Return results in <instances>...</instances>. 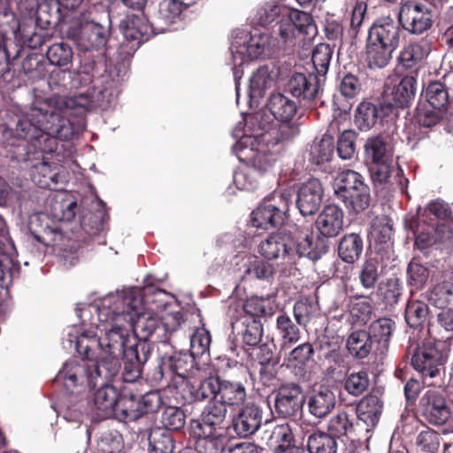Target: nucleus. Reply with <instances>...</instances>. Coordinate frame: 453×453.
Instances as JSON below:
<instances>
[{
  "mask_svg": "<svg viewBox=\"0 0 453 453\" xmlns=\"http://www.w3.org/2000/svg\"><path fill=\"white\" fill-rule=\"evenodd\" d=\"M443 119L453 122V113L442 109L431 108L425 104L419 105L417 109V120L422 127H432Z\"/></svg>",
  "mask_w": 453,
  "mask_h": 453,
  "instance_id": "35",
  "label": "nucleus"
},
{
  "mask_svg": "<svg viewBox=\"0 0 453 453\" xmlns=\"http://www.w3.org/2000/svg\"><path fill=\"white\" fill-rule=\"evenodd\" d=\"M353 416L347 411H339L328 421L327 429L333 436L349 435L354 430Z\"/></svg>",
  "mask_w": 453,
  "mask_h": 453,
  "instance_id": "44",
  "label": "nucleus"
},
{
  "mask_svg": "<svg viewBox=\"0 0 453 453\" xmlns=\"http://www.w3.org/2000/svg\"><path fill=\"white\" fill-rule=\"evenodd\" d=\"M73 56L71 46L65 42L54 43L47 50V58L50 64L59 67L68 66L72 63Z\"/></svg>",
  "mask_w": 453,
  "mask_h": 453,
  "instance_id": "48",
  "label": "nucleus"
},
{
  "mask_svg": "<svg viewBox=\"0 0 453 453\" xmlns=\"http://www.w3.org/2000/svg\"><path fill=\"white\" fill-rule=\"evenodd\" d=\"M380 109L369 102H362L355 112V124L362 130L371 129L380 119Z\"/></svg>",
  "mask_w": 453,
  "mask_h": 453,
  "instance_id": "37",
  "label": "nucleus"
},
{
  "mask_svg": "<svg viewBox=\"0 0 453 453\" xmlns=\"http://www.w3.org/2000/svg\"><path fill=\"white\" fill-rule=\"evenodd\" d=\"M324 189L317 179L304 182L297 192L296 205L303 216L312 215L317 211L322 202Z\"/></svg>",
  "mask_w": 453,
  "mask_h": 453,
  "instance_id": "17",
  "label": "nucleus"
},
{
  "mask_svg": "<svg viewBox=\"0 0 453 453\" xmlns=\"http://www.w3.org/2000/svg\"><path fill=\"white\" fill-rule=\"evenodd\" d=\"M122 355L127 360L124 364L123 380L127 382H134L141 375V361L138 357L137 349L127 344Z\"/></svg>",
  "mask_w": 453,
  "mask_h": 453,
  "instance_id": "47",
  "label": "nucleus"
},
{
  "mask_svg": "<svg viewBox=\"0 0 453 453\" xmlns=\"http://www.w3.org/2000/svg\"><path fill=\"white\" fill-rule=\"evenodd\" d=\"M273 76L266 66L259 67L250 77L249 86V96L251 100L261 98L265 90L273 84Z\"/></svg>",
  "mask_w": 453,
  "mask_h": 453,
  "instance_id": "29",
  "label": "nucleus"
},
{
  "mask_svg": "<svg viewBox=\"0 0 453 453\" xmlns=\"http://www.w3.org/2000/svg\"><path fill=\"white\" fill-rule=\"evenodd\" d=\"M364 179L360 173L352 170H345L338 173L334 180V188L337 196L342 194H348L349 191H355L363 185Z\"/></svg>",
  "mask_w": 453,
  "mask_h": 453,
  "instance_id": "39",
  "label": "nucleus"
},
{
  "mask_svg": "<svg viewBox=\"0 0 453 453\" xmlns=\"http://www.w3.org/2000/svg\"><path fill=\"white\" fill-rule=\"evenodd\" d=\"M227 409L221 403L211 399L202 412L201 419L194 423L193 434L204 453H220L224 449V421Z\"/></svg>",
  "mask_w": 453,
  "mask_h": 453,
  "instance_id": "6",
  "label": "nucleus"
},
{
  "mask_svg": "<svg viewBox=\"0 0 453 453\" xmlns=\"http://www.w3.org/2000/svg\"><path fill=\"white\" fill-rule=\"evenodd\" d=\"M195 356L191 353H175L163 361V369H169L182 378L192 373Z\"/></svg>",
  "mask_w": 453,
  "mask_h": 453,
  "instance_id": "30",
  "label": "nucleus"
},
{
  "mask_svg": "<svg viewBox=\"0 0 453 453\" xmlns=\"http://www.w3.org/2000/svg\"><path fill=\"white\" fill-rule=\"evenodd\" d=\"M149 30L150 27L146 23L139 19H132L125 27L123 35L127 41L134 42L135 46H139L144 41Z\"/></svg>",
  "mask_w": 453,
  "mask_h": 453,
  "instance_id": "53",
  "label": "nucleus"
},
{
  "mask_svg": "<svg viewBox=\"0 0 453 453\" xmlns=\"http://www.w3.org/2000/svg\"><path fill=\"white\" fill-rule=\"evenodd\" d=\"M392 233L391 221L386 217H380L372 221L369 235L375 242L387 243L390 241Z\"/></svg>",
  "mask_w": 453,
  "mask_h": 453,
  "instance_id": "51",
  "label": "nucleus"
},
{
  "mask_svg": "<svg viewBox=\"0 0 453 453\" xmlns=\"http://www.w3.org/2000/svg\"><path fill=\"white\" fill-rule=\"evenodd\" d=\"M211 344V336L209 332L203 328H197L190 338V353L195 357H199L206 353Z\"/></svg>",
  "mask_w": 453,
  "mask_h": 453,
  "instance_id": "60",
  "label": "nucleus"
},
{
  "mask_svg": "<svg viewBox=\"0 0 453 453\" xmlns=\"http://www.w3.org/2000/svg\"><path fill=\"white\" fill-rule=\"evenodd\" d=\"M444 362V355L432 343H426L418 347L411 359L414 369L430 378L438 374L440 366Z\"/></svg>",
  "mask_w": 453,
  "mask_h": 453,
  "instance_id": "12",
  "label": "nucleus"
},
{
  "mask_svg": "<svg viewBox=\"0 0 453 453\" xmlns=\"http://www.w3.org/2000/svg\"><path fill=\"white\" fill-rule=\"evenodd\" d=\"M368 385L369 380L365 372H352L345 380V389L352 395H361Z\"/></svg>",
  "mask_w": 453,
  "mask_h": 453,
  "instance_id": "63",
  "label": "nucleus"
},
{
  "mask_svg": "<svg viewBox=\"0 0 453 453\" xmlns=\"http://www.w3.org/2000/svg\"><path fill=\"white\" fill-rule=\"evenodd\" d=\"M401 30L390 17L377 19L368 30L366 60L371 68H383L392 59L400 43Z\"/></svg>",
  "mask_w": 453,
  "mask_h": 453,
  "instance_id": "5",
  "label": "nucleus"
},
{
  "mask_svg": "<svg viewBox=\"0 0 453 453\" xmlns=\"http://www.w3.org/2000/svg\"><path fill=\"white\" fill-rule=\"evenodd\" d=\"M393 171L392 159L371 164V178L375 185H384L389 181Z\"/></svg>",
  "mask_w": 453,
  "mask_h": 453,
  "instance_id": "62",
  "label": "nucleus"
},
{
  "mask_svg": "<svg viewBox=\"0 0 453 453\" xmlns=\"http://www.w3.org/2000/svg\"><path fill=\"white\" fill-rule=\"evenodd\" d=\"M428 313L427 305L420 301L409 302L405 309V319L411 327L421 325Z\"/></svg>",
  "mask_w": 453,
  "mask_h": 453,
  "instance_id": "55",
  "label": "nucleus"
},
{
  "mask_svg": "<svg viewBox=\"0 0 453 453\" xmlns=\"http://www.w3.org/2000/svg\"><path fill=\"white\" fill-rule=\"evenodd\" d=\"M263 440L266 441L268 446L279 449L292 445L302 444L304 440V435L293 430L289 424L284 423L275 426L272 430H265L264 432Z\"/></svg>",
  "mask_w": 453,
  "mask_h": 453,
  "instance_id": "19",
  "label": "nucleus"
},
{
  "mask_svg": "<svg viewBox=\"0 0 453 453\" xmlns=\"http://www.w3.org/2000/svg\"><path fill=\"white\" fill-rule=\"evenodd\" d=\"M335 403L334 392L326 386H319L314 388L308 396V410L313 417L322 418L332 411Z\"/></svg>",
  "mask_w": 453,
  "mask_h": 453,
  "instance_id": "20",
  "label": "nucleus"
},
{
  "mask_svg": "<svg viewBox=\"0 0 453 453\" xmlns=\"http://www.w3.org/2000/svg\"><path fill=\"white\" fill-rule=\"evenodd\" d=\"M81 96L78 102L53 96L39 106L31 107L19 119L15 134L20 139H37L41 133L61 140H68L73 135V127L65 117L68 108L75 105L86 107Z\"/></svg>",
  "mask_w": 453,
  "mask_h": 453,
  "instance_id": "3",
  "label": "nucleus"
},
{
  "mask_svg": "<svg viewBox=\"0 0 453 453\" xmlns=\"http://www.w3.org/2000/svg\"><path fill=\"white\" fill-rule=\"evenodd\" d=\"M426 418L434 425L445 424L450 418V410L443 395L435 389L427 390L420 400Z\"/></svg>",
  "mask_w": 453,
  "mask_h": 453,
  "instance_id": "13",
  "label": "nucleus"
},
{
  "mask_svg": "<svg viewBox=\"0 0 453 453\" xmlns=\"http://www.w3.org/2000/svg\"><path fill=\"white\" fill-rule=\"evenodd\" d=\"M61 32L85 50L100 48L106 44L108 29L90 20L85 14L75 16L61 25Z\"/></svg>",
  "mask_w": 453,
  "mask_h": 453,
  "instance_id": "10",
  "label": "nucleus"
},
{
  "mask_svg": "<svg viewBox=\"0 0 453 453\" xmlns=\"http://www.w3.org/2000/svg\"><path fill=\"white\" fill-rule=\"evenodd\" d=\"M407 274L409 284L416 289L422 288L429 278L428 269L415 260L410 262Z\"/></svg>",
  "mask_w": 453,
  "mask_h": 453,
  "instance_id": "58",
  "label": "nucleus"
},
{
  "mask_svg": "<svg viewBox=\"0 0 453 453\" xmlns=\"http://www.w3.org/2000/svg\"><path fill=\"white\" fill-rule=\"evenodd\" d=\"M307 447L310 453H336L337 442L330 434L315 432L309 435Z\"/></svg>",
  "mask_w": 453,
  "mask_h": 453,
  "instance_id": "40",
  "label": "nucleus"
},
{
  "mask_svg": "<svg viewBox=\"0 0 453 453\" xmlns=\"http://www.w3.org/2000/svg\"><path fill=\"white\" fill-rule=\"evenodd\" d=\"M398 20L404 30L412 35H421L433 24L430 8L418 1H409L401 4Z\"/></svg>",
  "mask_w": 453,
  "mask_h": 453,
  "instance_id": "11",
  "label": "nucleus"
},
{
  "mask_svg": "<svg viewBox=\"0 0 453 453\" xmlns=\"http://www.w3.org/2000/svg\"><path fill=\"white\" fill-rule=\"evenodd\" d=\"M291 196L288 189L274 191L252 211V226L263 229L281 226L287 219Z\"/></svg>",
  "mask_w": 453,
  "mask_h": 453,
  "instance_id": "9",
  "label": "nucleus"
},
{
  "mask_svg": "<svg viewBox=\"0 0 453 453\" xmlns=\"http://www.w3.org/2000/svg\"><path fill=\"white\" fill-rule=\"evenodd\" d=\"M195 0H162L159 4V19L165 24H174L180 19L184 9L190 6Z\"/></svg>",
  "mask_w": 453,
  "mask_h": 453,
  "instance_id": "32",
  "label": "nucleus"
},
{
  "mask_svg": "<svg viewBox=\"0 0 453 453\" xmlns=\"http://www.w3.org/2000/svg\"><path fill=\"white\" fill-rule=\"evenodd\" d=\"M417 81L412 75L396 78L391 91L392 99L397 107L407 106L414 98Z\"/></svg>",
  "mask_w": 453,
  "mask_h": 453,
  "instance_id": "26",
  "label": "nucleus"
},
{
  "mask_svg": "<svg viewBox=\"0 0 453 453\" xmlns=\"http://www.w3.org/2000/svg\"><path fill=\"white\" fill-rule=\"evenodd\" d=\"M313 348L310 343H303L284 354V360L291 367H302L311 357Z\"/></svg>",
  "mask_w": 453,
  "mask_h": 453,
  "instance_id": "52",
  "label": "nucleus"
},
{
  "mask_svg": "<svg viewBox=\"0 0 453 453\" xmlns=\"http://www.w3.org/2000/svg\"><path fill=\"white\" fill-rule=\"evenodd\" d=\"M430 229H423L421 226H418L416 232L415 243L419 249H425L433 243H438L444 248L453 247V219L443 223L438 224L435 228L429 226Z\"/></svg>",
  "mask_w": 453,
  "mask_h": 453,
  "instance_id": "14",
  "label": "nucleus"
},
{
  "mask_svg": "<svg viewBox=\"0 0 453 453\" xmlns=\"http://www.w3.org/2000/svg\"><path fill=\"white\" fill-rule=\"evenodd\" d=\"M453 297V285L450 282H441L435 285L428 295V300L436 307H444Z\"/></svg>",
  "mask_w": 453,
  "mask_h": 453,
  "instance_id": "54",
  "label": "nucleus"
},
{
  "mask_svg": "<svg viewBox=\"0 0 453 453\" xmlns=\"http://www.w3.org/2000/svg\"><path fill=\"white\" fill-rule=\"evenodd\" d=\"M79 354L82 358L65 362L57 380L62 381L68 390L79 388L78 391H81L86 388L98 387L94 395L97 415L104 418L114 416L120 393L110 382L119 375V359L107 353H100L96 348H92L88 354Z\"/></svg>",
  "mask_w": 453,
  "mask_h": 453,
  "instance_id": "2",
  "label": "nucleus"
},
{
  "mask_svg": "<svg viewBox=\"0 0 453 453\" xmlns=\"http://www.w3.org/2000/svg\"><path fill=\"white\" fill-rule=\"evenodd\" d=\"M276 323L277 330L282 340L280 350L285 351L299 341L300 330L286 314L278 316Z\"/></svg>",
  "mask_w": 453,
  "mask_h": 453,
  "instance_id": "34",
  "label": "nucleus"
},
{
  "mask_svg": "<svg viewBox=\"0 0 453 453\" xmlns=\"http://www.w3.org/2000/svg\"><path fill=\"white\" fill-rule=\"evenodd\" d=\"M283 9H288V7L276 3H267L257 10L256 19L260 25L266 26L276 19L282 18Z\"/></svg>",
  "mask_w": 453,
  "mask_h": 453,
  "instance_id": "61",
  "label": "nucleus"
},
{
  "mask_svg": "<svg viewBox=\"0 0 453 453\" xmlns=\"http://www.w3.org/2000/svg\"><path fill=\"white\" fill-rule=\"evenodd\" d=\"M382 410V404L378 396L368 395L365 396L357 405V417L360 422H363L369 432L379 422Z\"/></svg>",
  "mask_w": 453,
  "mask_h": 453,
  "instance_id": "24",
  "label": "nucleus"
},
{
  "mask_svg": "<svg viewBox=\"0 0 453 453\" xmlns=\"http://www.w3.org/2000/svg\"><path fill=\"white\" fill-rule=\"evenodd\" d=\"M349 27L353 35H357L365 17L367 5L364 0H349Z\"/></svg>",
  "mask_w": 453,
  "mask_h": 453,
  "instance_id": "57",
  "label": "nucleus"
},
{
  "mask_svg": "<svg viewBox=\"0 0 453 453\" xmlns=\"http://www.w3.org/2000/svg\"><path fill=\"white\" fill-rule=\"evenodd\" d=\"M356 133L353 130L343 131L338 139V154L342 159L351 158L356 151Z\"/></svg>",
  "mask_w": 453,
  "mask_h": 453,
  "instance_id": "64",
  "label": "nucleus"
},
{
  "mask_svg": "<svg viewBox=\"0 0 453 453\" xmlns=\"http://www.w3.org/2000/svg\"><path fill=\"white\" fill-rule=\"evenodd\" d=\"M332 50L329 45L320 43L312 51V63L319 74H325L330 64Z\"/></svg>",
  "mask_w": 453,
  "mask_h": 453,
  "instance_id": "59",
  "label": "nucleus"
},
{
  "mask_svg": "<svg viewBox=\"0 0 453 453\" xmlns=\"http://www.w3.org/2000/svg\"><path fill=\"white\" fill-rule=\"evenodd\" d=\"M366 161L371 164L391 159L390 151L385 141L380 136L367 139L365 144Z\"/></svg>",
  "mask_w": 453,
  "mask_h": 453,
  "instance_id": "41",
  "label": "nucleus"
},
{
  "mask_svg": "<svg viewBox=\"0 0 453 453\" xmlns=\"http://www.w3.org/2000/svg\"><path fill=\"white\" fill-rule=\"evenodd\" d=\"M267 108L278 120H291L297 109L295 101L280 93L270 96Z\"/></svg>",
  "mask_w": 453,
  "mask_h": 453,
  "instance_id": "28",
  "label": "nucleus"
},
{
  "mask_svg": "<svg viewBox=\"0 0 453 453\" xmlns=\"http://www.w3.org/2000/svg\"><path fill=\"white\" fill-rule=\"evenodd\" d=\"M262 422L260 409L252 404L246 405L238 414L234 423L235 432L242 437L254 434Z\"/></svg>",
  "mask_w": 453,
  "mask_h": 453,
  "instance_id": "22",
  "label": "nucleus"
},
{
  "mask_svg": "<svg viewBox=\"0 0 453 453\" xmlns=\"http://www.w3.org/2000/svg\"><path fill=\"white\" fill-rule=\"evenodd\" d=\"M363 250V241L357 234L344 235L339 244V256L347 263L355 262Z\"/></svg>",
  "mask_w": 453,
  "mask_h": 453,
  "instance_id": "38",
  "label": "nucleus"
},
{
  "mask_svg": "<svg viewBox=\"0 0 453 453\" xmlns=\"http://www.w3.org/2000/svg\"><path fill=\"white\" fill-rule=\"evenodd\" d=\"M115 416L128 419H136L141 417L139 399L130 393H120Z\"/></svg>",
  "mask_w": 453,
  "mask_h": 453,
  "instance_id": "45",
  "label": "nucleus"
},
{
  "mask_svg": "<svg viewBox=\"0 0 453 453\" xmlns=\"http://www.w3.org/2000/svg\"><path fill=\"white\" fill-rule=\"evenodd\" d=\"M287 89L296 97L311 101L316 96L319 87L315 77L295 73L290 76Z\"/></svg>",
  "mask_w": 453,
  "mask_h": 453,
  "instance_id": "23",
  "label": "nucleus"
},
{
  "mask_svg": "<svg viewBox=\"0 0 453 453\" xmlns=\"http://www.w3.org/2000/svg\"><path fill=\"white\" fill-rule=\"evenodd\" d=\"M372 345L371 335L363 330L353 332L347 340L349 352L358 358L367 357L372 349Z\"/></svg>",
  "mask_w": 453,
  "mask_h": 453,
  "instance_id": "33",
  "label": "nucleus"
},
{
  "mask_svg": "<svg viewBox=\"0 0 453 453\" xmlns=\"http://www.w3.org/2000/svg\"><path fill=\"white\" fill-rule=\"evenodd\" d=\"M395 329V323L388 318L373 321L369 326L368 334L376 343V350L383 353L388 349L389 341Z\"/></svg>",
  "mask_w": 453,
  "mask_h": 453,
  "instance_id": "25",
  "label": "nucleus"
},
{
  "mask_svg": "<svg viewBox=\"0 0 453 453\" xmlns=\"http://www.w3.org/2000/svg\"><path fill=\"white\" fill-rule=\"evenodd\" d=\"M243 310L245 313L254 319L272 315L274 311L272 301L269 298L257 296L248 298L243 304Z\"/></svg>",
  "mask_w": 453,
  "mask_h": 453,
  "instance_id": "49",
  "label": "nucleus"
},
{
  "mask_svg": "<svg viewBox=\"0 0 453 453\" xmlns=\"http://www.w3.org/2000/svg\"><path fill=\"white\" fill-rule=\"evenodd\" d=\"M431 51V43L426 39L411 42L401 53V58L408 65L424 60Z\"/></svg>",
  "mask_w": 453,
  "mask_h": 453,
  "instance_id": "42",
  "label": "nucleus"
},
{
  "mask_svg": "<svg viewBox=\"0 0 453 453\" xmlns=\"http://www.w3.org/2000/svg\"><path fill=\"white\" fill-rule=\"evenodd\" d=\"M344 219V212L339 206L328 204L318 215L315 227L321 236L334 238L343 231Z\"/></svg>",
  "mask_w": 453,
  "mask_h": 453,
  "instance_id": "15",
  "label": "nucleus"
},
{
  "mask_svg": "<svg viewBox=\"0 0 453 453\" xmlns=\"http://www.w3.org/2000/svg\"><path fill=\"white\" fill-rule=\"evenodd\" d=\"M96 311V331H84L76 339L78 353L88 354L96 348L119 359L132 334L146 341L158 325L157 319L144 311L140 291L134 288L104 296Z\"/></svg>",
  "mask_w": 453,
  "mask_h": 453,
  "instance_id": "1",
  "label": "nucleus"
},
{
  "mask_svg": "<svg viewBox=\"0 0 453 453\" xmlns=\"http://www.w3.org/2000/svg\"><path fill=\"white\" fill-rule=\"evenodd\" d=\"M247 392L244 385L239 381H232L219 378L215 400L227 406H239L244 403Z\"/></svg>",
  "mask_w": 453,
  "mask_h": 453,
  "instance_id": "21",
  "label": "nucleus"
},
{
  "mask_svg": "<svg viewBox=\"0 0 453 453\" xmlns=\"http://www.w3.org/2000/svg\"><path fill=\"white\" fill-rule=\"evenodd\" d=\"M423 96L429 107L450 111L452 103L449 101V91L441 81L429 82L423 90Z\"/></svg>",
  "mask_w": 453,
  "mask_h": 453,
  "instance_id": "27",
  "label": "nucleus"
},
{
  "mask_svg": "<svg viewBox=\"0 0 453 453\" xmlns=\"http://www.w3.org/2000/svg\"><path fill=\"white\" fill-rule=\"evenodd\" d=\"M334 153V144L330 136H324L315 141L311 148V154L317 164L329 161Z\"/></svg>",
  "mask_w": 453,
  "mask_h": 453,
  "instance_id": "56",
  "label": "nucleus"
},
{
  "mask_svg": "<svg viewBox=\"0 0 453 453\" xmlns=\"http://www.w3.org/2000/svg\"><path fill=\"white\" fill-rule=\"evenodd\" d=\"M240 132L241 130L237 128L234 131V135L238 141L233 150L238 159L260 173L270 172L280 152V148L271 145L273 134L257 130L250 134L244 131V134L240 135Z\"/></svg>",
  "mask_w": 453,
  "mask_h": 453,
  "instance_id": "4",
  "label": "nucleus"
},
{
  "mask_svg": "<svg viewBox=\"0 0 453 453\" xmlns=\"http://www.w3.org/2000/svg\"><path fill=\"white\" fill-rule=\"evenodd\" d=\"M268 49V36L262 34L250 35L248 32H238L231 42V53L234 63L233 74L235 81V90L239 97V80L243 73L240 67L260 57Z\"/></svg>",
  "mask_w": 453,
  "mask_h": 453,
  "instance_id": "8",
  "label": "nucleus"
},
{
  "mask_svg": "<svg viewBox=\"0 0 453 453\" xmlns=\"http://www.w3.org/2000/svg\"><path fill=\"white\" fill-rule=\"evenodd\" d=\"M219 384V378H206L200 381L199 384L195 385L188 381L186 383V390L188 393V400L192 401H203L210 396L216 398L217 388Z\"/></svg>",
  "mask_w": 453,
  "mask_h": 453,
  "instance_id": "31",
  "label": "nucleus"
},
{
  "mask_svg": "<svg viewBox=\"0 0 453 453\" xmlns=\"http://www.w3.org/2000/svg\"><path fill=\"white\" fill-rule=\"evenodd\" d=\"M440 435L431 430L421 431L416 438L417 453H436L440 447Z\"/></svg>",
  "mask_w": 453,
  "mask_h": 453,
  "instance_id": "50",
  "label": "nucleus"
},
{
  "mask_svg": "<svg viewBox=\"0 0 453 453\" xmlns=\"http://www.w3.org/2000/svg\"><path fill=\"white\" fill-rule=\"evenodd\" d=\"M277 24L279 38L288 47L306 40L311 41L317 34V27L312 16L294 8L283 9V16Z\"/></svg>",
  "mask_w": 453,
  "mask_h": 453,
  "instance_id": "7",
  "label": "nucleus"
},
{
  "mask_svg": "<svg viewBox=\"0 0 453 453\" xmlns=\"http://www.w3.org/2000/svg\"><path fill=\"white\" fill-rule=\"evenodd\" d=\"M289 237L286 234H272L260 242L258 252L267 260L282 258L285 264H293L295 252L289 247Z\"/></svg>",
  "mask_w": 453,
  "mask_h": 453,
  "instance_id": "16",
  "label": "nucleus"
},
{
  "mask_svg": "<svg viewBox=\"0 0 453 453\" xmlns=\"http://www.w3.org/2000/svg\"><path fill=\"white\" fill-rule=\"evenodd\" d=\"M319 313V307L317 301L303 298L297 301L294 306V316L296 322L303 326L307 324Z\"/></svg>",
  "mask_w": 453,
  "mask_h": 453,
  "instance_id": "46",
  "label": "nucleus"
},
{
  "mask_svg": "<svg viewBox=\"0 0 453 453\" xmlns=\"http://www.w3.org/2000/svg\"><path fill=\"white\" fill-rule=\"evenodd\" d=\"M345 206L355 212L365 211L369 206L370 193L368 186L364 183L355 191H349L348 194H342L337 196Z\"/></svg>",
  "mask_w": 453,
  "mask_h": 453,
  "instance_id": "36",
  "label": "nucleus"
},
{
  "mask_svg": "<svg viewBox=\"0 0 453 453\" xmlns=\"http://www.w3.org/2000/svg\"><path fill=\"white\" fill-rule=\"evenodd\" d=\"M303 403L302 388L296 384L281 386L275 396V409L283 417L296 414Z\"/></svg>",
  "mask_w": 453,
  "mask_h": 453,
  "instance_id": "18",
  "label": "nucleus"
},
{
  "mask_svg": "<svg viewBox=\"0 0 453 453\" xmlns=\"http://www.w3.org/2000/svg\"><path fill=\"white\" fill-rule=\"evenodd\" d=\"M325 251V245L319 242H314L313 235L311 233H309V231L303 233L296 239V253H298L300 257L304 256L315 260Z\"/></svg>",
  "mask_w": 453,
  "mask_h": 453,
  "instance_id": "43",
  "label": "nucleus"
}]
</instances>
